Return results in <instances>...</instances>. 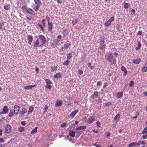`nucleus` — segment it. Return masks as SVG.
I'll use <instances>...</instances> for the list:
<instances>
[{
	"mask_svg": "<svg viewBox=\"0 0 147 147\" xmlns=\"http://www.w3.org/2000/svg\"><path fill=\"white\" fill-rule=\"evenodd\" d=\"M46 41V39L44 36L40 35L38 36V38L34 42L33 46L35 47H41L43 46Z\"/></svg>",
	"mask_w": 147,
	"mask_h": 147,
	"instance_id": "obj_1",
	"label": "nucleus"
},
{
	"mask_svg": "<svg viewBox=\"0 0 147 147\" xmlns=\"http://www.w3.org/2000/svg\"><path fill=\"white\" fill-rule=\"evenodd\" d=\"M105 58L109 61L111 62L112 63L115 64L116 62L115 59L113 57L112 53H109L107 54Z\"/></svg>",
	"mask_w": 147,
	"mask_h": 147,
	"instance_id": "obj_2",
	"label": "nucleus"
},
{
	"mask_svg": "<svg viewBox=\"0 0 147 147\" xmlns=\"http://www.w3.org/2000/svg\"><path fill=\"white\" fill-rule=\"evenodd\" d=\"M22 9L23 11L25 10L28 13L34 15L35 13L34 11L31 8L27 7L26 6H24L22 7Z\"/></svg>",
	"mask_w": 147,
	"mask_h": 147,
	"instance_id": "obj_3",
	"label": "nucleus"
},
{
	"mask_svg": "<svg viewBox=\"0 0 147 147\" xmlns=\"http://www.w3.org/2000/svg\"><path fill=\"white\" fill-rule=\"evenodd\" d=\"M83 119L85 120L86 123L88 124H91L95 121L94 118L92 116L89 117L88 118L84 117Z\"/></svg>",
	"mask_w": 147,
	"mask_h": 147,
	"instance_id": "obj_4",
	"label": "nucleus"
},
{
	"mask_svg": "<svg viewBox=\"0 0 147 147\" xmlns=\"http://www.w3.org/2000/svg\"><path fill=\"white\" fill-rule=\"evenodd\" d=\"M40 6L37 5L36 4H35L34 3H33L31 6L32 7L33 9L36 11H38V10L39 8L40 7Z\"/></svg>",
	"mask_w": 147,
	"mask_h": 147,
	"instance_id": "obj_5",
	"label": "nucleus"
},
{
	"mask_svg": "<svg viewBox=\"0 0 147 147\" xmlns=\"http://www.w3.org/2000/svg\"><path fill=\"white\" fill-rule=\"evenodd\" d=\"M27 39L29 44H30L33 40V36L32 35H28Z\"/></svg>",
	"mask_w": 147,
	"mask_h": 147,
	"instance_id": "obj_6",
	"label": "nucleus"
},
{
	"mask_svg": "<svg viewBox=\"0 0 147 147\" xmlns=\"http://www.w3.org/2000/svg\"><path fill=\"white\" fill-rule=\"evenodd\" d=\"M98 92L96 91H94L93 94L91 96V98L92 99L98 98Z\"/></svg>",
	"mask_w": 147,
	"mask_h": 147,
	"instance_id": "obj_7",
	"label": "nucleus"
},
{
	"mask_svg": "<svg viewBox=\"0 0 147 147\" xmlns=\"http://www.w3.org/2000/svg\"><path fill=\"white\" fill-rule=\"evenodd\" d=\"M53 42L52 43L51 45L52 47H54L58 45V43L60 41L57 39H55L53 40Z\"/></svg>",
	"mask_w": 147,
	"mask_h": 147,
	"instance_id": "obj_8",
	"label": "nucleus"
},
{
	"mask_svg": "<svg viewBox=\"0 0 147 147\" xmlns=\"http://www.w3.org/2000/svg\"><path fill=\"white\" fill-rule=\"evenodd\" d=\"M20 107L18 105H15L14 107V111L15 114H17L19 111Z\"/></svg>",
	"mask_w": 147,
	"mask_h": 147,
	"instance_id": "obj_9",
	"label": "nucleus"
},
{
	"mask_svg": "<svg viewBox=\"0 0 147 147\" xmlns=\"http://www.w3.org/2000/svg\"><path fill=\"white\" fill-rule=\"evenodd\" d=\"M5 128L6 129L5 132L7 133H9L11 130V127L10 125L8 124L5 126Z\"/></svg>",
	"mask_w": 147,
	"mask_h": 147,
	"instance_id": "obj_10",
	"label": "nucleus"
},
{
	"mask_svg": "<svg viewBox=\"0 0 147 147\" xmlns=\"http://www.w3.org/2000/svg\"><path fill=\"white\" fill-rule=\"evenodd\" d=\"M78 110L76 109L74 111H73L70 115V116L73 118L76 115V114L78 112Z\"/></svg>",
	"mask_w": 147,
	"mask_h": 147,
	"instance_id": "obj_11",
	"label": "nucleus"
},
{
	"mask_svg": "<svg viewBox=\"0 0 147 147\" xmlns=\"http://www.w3.org/2000/svg\"><path fill=\"white\" fill-rule=\"evenodd\" d=\"M121 69L122 71H124V73L123 75V76H125L127 74V71L126 68L123 66H122L121 68Z\"/></svg>",
	"mask_w": 147,
	"mask_h": 147,
	"instance_id": "obj_12",
	"label": "nucleus"
},
{
	"mask_svg": "<svg viewBox=\"0 0 147 147\" xmlns=\"http://www.w3.org/2000/svg\"><path fill=\"white\" fill-rule=\"evenodd\" d=\"M53 25L51 22H48V30L49 31H51L53 28Z\"/></svg>",
	"mask_w": 147,
	"mask_h": 147,
	"instance_id": "obj_13",
	"label": "nucleus"
},
{
	"mask_svg": "<svg viewBox=\"0 0 147 147\" xmlns=\"http://www.w3.org/2000/svg\"><path fill=\"white\" fill-rule=\"evenodd\" d=\"M120 118V114L119 113L117 114L114 117V121H117V122L119 121Z\"/></svg>",
	"mask_w": 147,
	"mask_h": 147,
	"instance_id": "obj_14",
	"label": "nucleus"
},
{
	"mask_svg": "<svg viewBox=\"0 0 147 147\" xmlns=\"http://www.w3.org/2000/svg\"><path fill=\"white\" fill-rule=\"evenodd\" d=\"M62 101L61 100H58L56 102L55 106L56 107H59L62 105Z\"/></svg>",
	"mask_w": 147,
	"mask_h": 147,
	"instance_id": "obj_15",
	"label": "nucleus"
},
{
	"mask_svg": "<svg viewBox=\"0 0 147 147\" xmlns=\"http://www.w3.org/2000/svg\"><path fill=\"white\" fill-rule=\"evenodd\" d=\"M123 92H117V98H121L123 96Z\"/></svg>",
	"mask_w": 147,
	"mask_h": 147,
	"instance_id": "obj_16",
	"label": "nucleus"
},
{
	"mask_svg": "<svg viewBox=\"0 0 147 147\" xmlns=\"http://www.w3.org/2000/svg\"><path fill=\"white\" fill-rule=\"evenodd\" d=\"M36 86L35 85H31L26 86L24 87V89L26 90H29L32 89L33 87Z\"/></svg>",
	"mask_w": 147,
	"mask_h": 147,
	"instance_id": "obj_17",
	"label": "nucleus"
},
{
	"mask_svg": "<svg viewBox=\"0 0 147 147\" xmlns=\"http://www.w3.org/2000/svg\"><path fill=\"white\" fill-rule=\"evenodd\" d=\"M69 134L70 136L74 137L75 136V132L73 130L70 131L69 133Z\"/></svg>",
	"mask_w": 147,
	"mask_h": 147,
	"instance_id": "obj_18",
	"label": "nucleus"
},
{
	"mask_svg": "<svg viewBox=\"0 0 147 147\" xmlns=\"http://www.w3.org/2000/svg\"><path fill=\"white\" fill-rule=\"evenodd\" d=\"M141 59L140 58L136 59L133 60V62L135 64H138L140 61Z\"/></svg>",
	"mask_w": 147,
	"mask_h": 147,
	"instance_id": "obj_19",
	"label": "nucleus"
},
{
	"mask_svg": "<svg viewBox=\"0 0 147 147\" xmlns=\"http://www.w3.org/2000/svg\"><path fill=\"white\" fill-rule=\"evenodd\" d=\"M61 77V76L59 73H57L54 76V78H55L58 79Z\"/></svg>",
	"mask_w": 147,
	"mask_h": 147,
	"instance_id": "obj_20",
	"label": "nucleus"
},
{
	"mask_svg": "<svg viewBox=\"0 0 147 147\" xmlns=\"http://www.w3.org/2000/svg\"><path fill=\"white\" fill-rule=\"evenodd\" d=\"M86 128V127L85 126H80L76 128V130H84Z\"/></svg>",
	"mask_w": 147,
	"mask_h": 147,
	"instance_id": "obj_21",
	"label": "nucleus"
},
{
	"mask_svg": "<svg viewBox=\"0 0 147 147\" xmlns=\"http://www.w3.org/2000/svg\"><path fill=\"white\" fill-rule=\"evenodd\" d=\"M27 110L25 108L23 109L22 111L20 112L21 115L22 116L25 113H26L27 112Z\"/></svg>",
	"mask_w": 147,
	"mask_h": 147,
	"instance_id": "obj_22",
	"label": "nucleus"
},
{
	"mask_svg": "<svg viewBox=\"0 0 147 147\" xmlns=\"http://www.w3.org/2000/svg\"><path fill=\"white\" fill-rule=\"evenodd\" d=\"M8 110L7 108V106H5L3 109V111L4 113H6Z\"/></svg>",
	"mask_w": 147,
	"mask_h": 147,
	"instance_id": "obj_23",
	"label": "nucleus"
},
{
	"mask_svg": "<svg viewBox=\"0 0 147 147\" xmlns=\"http://www.w3.org/2000/svg\"><path fill=\"white\" fill-rule=\"evenodd\" d=\"M34 3L36 4L37 5L40 6L41 3L40 1V0H34Z\"/></svg>",
	"mask_w": 147,
	"mask_h": 147,
	"instance_id": "obj_24",
	"label": "nucleus"
},
{
	"mask_svg": "<svg viewBox=\"0 0 147 147\" xmlns=\"http://www.w3.org/2000/svg\"><path fill=\"white\" fill-rule=\"evenodd\" d=\"M68 33V31L67 30H64L63 32V34L64 37H65Z\"/></svg>",
	"mask_w": 147,
	"mask_h": 147,
	"instance_id": "obj_25",
	"label": "nucleus"
},
{
	"mask_svg": "<svg viewBox=\"0 0 147 147\" xmlns=\"http://www.w3.org/2000/svg\"><path fill=\"white\" fill-rule=\"evenodd\" d=\"M72 56V53L71 52L69 53L67 56V59H70Z\"/></svg>",
	"mask_w": 147,
	"mask_h": 147,
	"instance_id": "obj_26",
	"label": "nucleus"
},
{
	"mask_svg": "<svg viewBox=\"0 0 147 147\" xmlns=\"http://www.w3.org/2000/svg\"><path fill=\"white\" fill-rule=\"evenodd\" d=\"M141 46V45L140 42L139 41L138 42V46L136 48V50H138L140 48Z\"/></svg>",
	"mask_w": 147,
	"mask_h": 147,
	"instance_id": "obj_27",
	"label": "nucleus"
},
{
	"mask_svg": "<svg viewBox=\"0 0 147 147\" xmlns=\"http://www.w3.org/2000/svg\"><path fill=\"white\" fill-rule=\"evenodd\" d=\"M71 46V44L69 43H67L65 45L64 47L65 49L67 50Z\"/></svg>",
	"mask_w": 147,
	"mask_h": 147,
	"instance_id": "obj_28",
	"label": "nucleus"
},
{
	"mask_svg": "<svg viewBox=\"0 0 147 147\" xmlns=\"http://www.w3.org/2000/svg\"><path fill=\"white\" fill-rule=\"evenodd\" d=\"M37 127H36L31 132V133L32 134H34L37 132Z\"/></svg>",
	"mask_w": 147,
	"mask_h": 147,
	"instance_id": "obj_29",
	"label": "nucleus"
},
{
	"mask_svg": "<svg viewBox=\"0 0 147 147\" xmlns=\"http://www.w3.org/2000/svg\"><path fill=\"white\" fill-rule=\"evenodd\" d=\"M57 69V67L56 66H54L51 68V70L52 72H54Z\"/></svg>",
	"mask_w": 147,
	"mask_h": 147,
	"instance_id": "obj_30",
	"label": "nucleus"
},
{
	"mask_svg": "<svg viewBox=\"0 0 147 147\" xmlns=\"http://www.w3.org/2000/svg\"><path fill=\"white\" fill-rule=\"evenodd\" d=\"M34 109V108L32 106H31L30 108H29V110L28 112V114L32 113Z\"/></svg>",
	"mask_w": 147,
	"mask_h": 147,
	"instance_id": "obj_31",
	"label": "nucleus"
},
{
	"mask_svg": "<svg viewBox=\"0 0 147 147\" xmlns=\"http://www.w3.org/2000/svg\"><path fill=\"white\" fill-rule=\"evenodd\" d=\"M142 71L144 72H145L147 71V67L146 66H144L142 69Z\"/></svg>",
	"mask_w": 147,
	"mask_h": 147,
	"instance_id": "obj_32",
	"label": "nucleus"
},
{
	"mask_svg": "<svg viewBox=\"0 0 147 147\" xmlns=\"http://www.w3.org/2000/svg\"><path fill=\"white\" fill-rule=\"evenodd\" d=\"M105 42V41L103 39H102L101 40H100L99 43L100 45L101 46H103Z\"/></svg>",
	"mask_w": 147,
	"mask_h": 147,
	"instance_id": "obj_33",
	"label": "nucleus"
},
{
	"mask_svg": "<svg viewBox=\"0 0 147 147\" xmlns=\"http://www.w3.org/2000/svg\"><path fill=\"white\" fill-rule=\"evenodd\" d=\"M113 102H110L107 103H106L105 104V107H108L111 105L112 103H113Z\"/></svg>",
	"mask_w": 147,
	"mask_h": 147,
	"instance_id": "obj_34",
	"label": "nucleus"
},
{
	"mask_svg": "<svg viewBox=\"0 0 147 147\" xmlns=\"http://www.w3.org/2000/svg\"><path fill=\"white\" fill-rule=\"evenodd\" d=\"M45 81L47 84H52V82L50 80L48 79H45Z\"/></svg>",
	"mask_w": 147,
	"mask_h": 147,
	"instance_id": "obj_35",
	"label": "nucleus"
},
{
	"mask_svg": "<svg viewBox=\"0 0 147 147\" xmlns=\"http://www.w3.org/2000/svg\"><path fill=\"white\" fill-rule=\"evenodd\" d=\"M130 7L129 4L127 3H125L124 5V7L125 9H127Z\"/></svg>",
	"mask_w": 147,
	"mask_h": 147,
	"instance_id": "obj_36",
	"label": "nucleus"
},
{
	"mask_svg": "<svg viewBox=\"0 0 147 147\" xmlns=\"http://www.w3.org/2000/svg\"><path fill=\"white\" fill-rule=\"evenodd\" d=\"M134 85V82L133 81H131L129 83V86L130 87H132Z\"/></svg>",
	"mask_w": 147,
	"mask_h": 147,
	"instance_id": "obj_37",
	"label": "nucleus"
},
{
	"mask_svg": "<svg viewBox=\"0 0 147 147\" xmlns=\"http://www.w3.org/2000/svg\"><path fill=\"white\" fill-rule=\"evenodd\" d=\"M24 130V128L22 127H18V131L20 132H22Z\"/></svg>",
	"mask_w": 147,
	"mask_h": 147,
	"instance_id": "obj_38",
	"label": "nucleus"
},
{
	"mask_svg": "<svg viewBox=\"0 0 147 147\" xmlns=\"http://www.w3.org/2000/svg\"><path fill=\"white\" fill-rule=\"evenodd\" d=\"M128 146L129 147H130L131 146H132V147H135L136 146L135 142H132L129 144L128 145Z\"/></svg>",
	"mask_w": 147,
	"mask_h": 147,
	"instance_id": "obj_39",
	"label": "nucleus"
},
{
	"mask_svg": "<svg viewBox=\"0 0 147 147\" xmlns=\"http://www.w3.org/2000/svg\"><path fill=\"white\" fill-rule=\"evenodd\" d=\"M48 107L47 105H45L44 107V108L43 110L44 111V113H45L46 111L48 109Z\"/></svg>",
	"mask_w": 147,
	"mask_h": 147,
	"instance_id": "obj_40",
	"label": "nucleus"
},
{
	"mask_svg": "<svg viewBox=\"0 0 147 147\" xmlns=\"http://www.w3.org/2000/svg\"><path fill=\"white\" fill-rule=\"evenodd\" d=\"M146 127H145L144 129L142 131V134H144L146 133H147V129Z\"/></svg>",
	"mask_w": 147,
	"mask_h": 147,
	"instance_id": "obj_41",
	"label": "nucleus"
},
{
	"mask_svg": "<svg viewBox=\"0 0 147 147\" xmlns=\"http://www.w3.org/2000/svg\"><path fill=\"white\" fill-rule=\"evenodd\" d=\"M78 73L79 75L81 76L83 74V72L82 70L79 69L78 71Z\"/></svg>",
	"mask_w": 147,
	"mask_h": 147,
	"instance_id": "obj_42",
	"label": "nucleus"
},
{
	"mask_svg": "<svg viewBox=\"0 0 147 147\" xmlns=\"http://www.w3.org/2000/svg\"><path fill=\"white\" fill-rule=\"evenodd\" d=\"M46 21V20L45 19H43L42 20V22L43 24V25L44 26H45V27L46 26L45 25Z\"/></svg>",
	"mask_w": 147,
	"mask_h": 147,
	"instance_id": "obj_43",
	"label": "nucleus"
},
{
	"mask_svg": "<svg viewBox=\"0 0 147 147\" xmlns=\"http://www.w3.org/2000/svg\"><path fill=\"white\" fill-rule=\"evenodd\" d=\"M144 135L142 137V138L143 140L146 139L147 138V133H146L144 134H143Z\"/></svg>",
	"mask_w": 147,
	"mask_h": 147,
	"instance_id": "obj_44",
	"label": "nucleus"
},
{
	"mask_svg": "<svg viewBox=\"0 0 147 147\" xmlns=\"http://www.w3.org/2000/svg\"><path fill=\"white\" fill-rule=\"evenodd\" d=\"M111 24V23L109 21H108L107 22L105 23V25L107 26H109Z\"/></svg>",
	"mask_w": 147,
	"mask_h": 147,
	"instance_id": "obj_45",
	"label": "nucleus"
},
{
	"mask_svg": "<svg viewBox=\"0 0 147 147\" xmlns=\"http://www.w3.org/2000/svg\"><path fill=\"white\" fill-rule=\"evenodd\" d=\"M78 20L77 19H75V21H73L72 22V24L73 26L75 25L76 23H77L78 22Z\"/></svg>",
	"mask_w": 147,
	"mask_h": 147,
	"instance_id": "obj_46",
	"label": "nucleus"
},
{
	"mask_svg": "<svg viewBox=\"0 0 147 147\" xmlns=\"http://www.w3.org/2000/svg\"><path fill=\"white\" fill-rule=\"evenodd\" d=\"M39 27H40L41 30L43 31H44V28L45 27L43 25L42 26V25H41V24H39Z\"/></svg>",
	"mask_w": 147,
	"mask_h": 147,
	"instance_id": "obj_47",
	"label": "nucleus"
},
{
	"mask_svg": "<svg viewBox=\"0 0 147 147\" xmlns=\"http://www.w3.org/2000/svg\"><path fill=\"white\" fill-rule=\"evenodd\" d=\"M13 115V111H12L11 110H10V112L9 114V117H11Z\"/></svg>",
	"mask_w": 147,
	"mask_h": 147,
	"instance_id": "obj_48",
	"label": "nucleus"
},
{
	"mask_svg": "<svg viewBox=\"0 0 147 147\" xmlns=\"http://www.w3.org/2000/svg\"><path fill=\"white\" fill-rule=\"evenodd\" d=\"M67 124L66 123H62L61 125V127H65L66 125Z\"/></svg>",
	"mask_w": 147,
	"mask_h": 147,
	"instance_id": "obj_49",
	"label": "nucleus"
},
{
	"mask_svg": "<svg viewBox=\"0 0 147 147\" xmlns=\"http://www.w3.org/2000/svg\"><path fill=\"white\" fill-rule=\"evenodd\" d=\"M62 36H61V35H59L58 36H57V38H58V39H57V40H59V41H60V40H61V38H62Z\"/></svg>",
	"mask_w": 147,
	"mask_h": 147,
	"instance_id": "obj_50",
	"label": "nucleus"
},
{
	"mask_svg": "<svg viewBox=\"0 0 147 147\" xmlns=\"http://www.w3.org/2000/svg\"><path fill=\"white\" fill-rule=\"evenodd\" d=\"M46 87L48 89H51L52 87V86L51 85H49V84H47L46 86Z\"/></svg>",
	"mask_w": 147,
	"mask_h": 147,
	"instance_id": "obj_51",
	"label": "nucleus"
},
{
	"mask_svg": "<svg viewBox=\"0 0 147 147\" xmlns=\"http://www.w3.org/2000/svg\"><path fill=\"white\" fill-rule=\"evenodd\" d=\"M4 8L5 10H7L9 9V7L7 5H6L4 6Z\"/></svg>",
	"mask_w": 147,
	"mask_h": 147,
	"instance_id": "obj_52",
	"label": "nucleus"
},
{
	"mask_svg": "<svg viewBox=\"0 0 147 147\" xmlns=\"http://www.w3.org/2000/svg\"><path fill=\"white\" fill-rule=\"evenodd\" d=\"M100 123L98 121H97L96 122V124L97 125V126L98 127H100Z\"/></svg>",
	"mask_w": 147,
	"mask_h": 147,
	"instance_id": "obj_53",
	"label": "nucleus"
},
{
	"mask_svg": "<svg viewBox=\"0 0 147 147\" xmlns=\"http://www.w3.org/2000/svg\"><path fill=\"white\" fill-rule=\"evenodd\" d=\"M46 19L47 21V22H50V18L48 15H47L46 16Z\"/></svg>",
	"mask_w": 147,
	"mask_h": 147,
	"instance_id": "obj_54",
	"label": "nucleus"
},
{
	"mask_svg": "<svg viewBox=\"0 0 147 147\" xmlns=\"http://www.w3.org/2000/svg\"><path fill=\"white\" fill-rule=\"evenodd\" d=\"M138 142L144 145H145L146 144L145 143L144 141H138Z\"/></svg>",
	"mask_w": 147,
	"mask_h": 147,
	"instance_id": "obj_55",
	"label": "nucleus"
},
{
	"mask_svg": "<svg viewBox=\"0 0 147 147\" xmlns=\"http://www.w3.org/2000/svg\"><path fill=\"white\" fill-rule=\"evenodd\" d=\"M69 62L70 61L69 60H67L63 63V64H69Z\"/></svg>",
	"mask_w": 147,
	"mask_h": 147,
	"instance_id": "obj_56",
	"label": "nucleus"
},
{
	"mask_svg": "<svg viewBox=\"0 0 147 147\" xmlns=\"http://www.w3.org/2000/svg\"><path fill=\"white\" fill-rule=\"evenodd\" d=\"M65 48L64 47H61L60 50V52H62L65 50Z\"/></svg>",
	"mask_w": 147,
	"mask_h": 147,
	"instance_id": "obj_57",
	"label": "nucleus"
},
{
	"mask_svg": "<svg viewBox=\"0 0 147 147\" xmlns=\"http://www.w3.org/2000/svg\"><path fill=\"white\" fill-rule=\"evenodd\" d=\"M102 83L100 81H98L97 83V85L98 86H100L101 85Z\"/></svg>",
	"mask_w": 147,
	"mask_h": 147,
	"instance_id": "obj_58",
	"label": "nucleus"
},
{
	"mask_svg": "<svg viewBox=\"0 0 147 147\" xmlns=\"http://www.w3.org/2000/svg\"><path fill=\"white\" fill-rule=\"evenodd\" d=\"M110 20H111V21H113L114 20L115 18L114 17V16H112L110 18Z\"/></svg>",
	"mask_w": 147,
	"mask_h": 147,
	"instance_id": "obj_59",
	"label": "nucleus"
},
{
	"mask_svg": "<svg viewBox=\"0 0 147 147\" xmlns=\"http://www.w3.org/2000/svg\"><path fill=\"white\" fill-rule=\"evenodd\" d=\"M88 67L90 68L91 69H94V66H92L91 65H88Z\"/></svg>",
	"mask_w": 147,
	"mask_h": 147,
	"instance_id": "obj_60",
	"label": "nucleus"
},
{
	"mask_svg": "<svg viewBox=\"0 0 147 147\" xmlns=\"http://www.w3.org/2000/svg\"><path fill=\"white\" fill-rule=\"evenodd\" d=\"M5 142V140L1 138H0V142L1 143H3Z\"/></svg>",
	"mask_w": 147,
	"mask_h": 147,
	"instance_id": "obj_61",
	"label": "nucleus"
},
{
	"mask_svg": "<svg viewBox=\"0 0 147 147\" xmlns=\"http://www.w3.org/2000/svg\"><path fill=\"white\" fill-rule=\"evenodd\" d=\"M142 33V31H139L137 33L138 35H141Z\"/></svg>",
	"mask_w": 147,
	"mask_h": 147,
	"instance_id": "obj_62",
	"label": "nucleus"
},
{
	"mask_svg": "<svg viewBox=\"0 0 147 147\" xmlns=\"http://www.w3.org/2000/svg\"><path fill=\"white\" fill-rule=\"evenodd\" d=\"M114 55H115V57H117L118 56V54L116 52H115L114 54Z\"/></svg>",
	"mask_w": 147,
	"mask_h": 147,
	"instance_id": "obj_63",
	"label": "nucleus"
},
{
	"mask_svg": "<svg viewBox=\"0 0 147 147\" xmlns=\"http://www.w3.org/2000/svg\"><path fill=\"white\" fill-rule=\"evenodd\" d=\"M21 124L23 125H25L26 123L24 121H22L21 122Z\"/></svg>",
	"mask_w": 147,
	"mask_h": 147,
	"instance_id": "obj_64",
	"label": "nucleus"
}]
</instances>
